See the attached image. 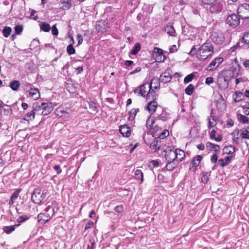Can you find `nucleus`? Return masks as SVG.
<instances>
[{"instance_id": "nucleus-56", "label": "nucleus", "mask_w": 249, "mask_h": 249, "mask_svg": "<svg viewBox=\"0 0 249 249\" xmlns=\"http://www.w3.org/2000/svg\"><path fill=\"white\" fill-rule=\"evenodd\" d=\"M52 33L53 35L57 36L58 34V30L56 28V25L52 26Z\"/></svg>"}, {"instance_id": "nucleus-27", "label": "nucleus", "mask_w": 249, "mask_h": 249, "mask_svg": "<svg viewBox=\"0 0 249 249\" xmlns=\"http://www.w3.org/2000/svg\"><path fill=\"white\" fill-rule=\"evenodd\" d=\"M176 154H177V161L179 163L182 160L185 156L184 152L180 149H176L175 150Z\"/></svg>"}, {"instance_id": "nucleus-42", "label": "nucleus", "mask_w": 249, "mask_h": 249, "mask_svg": "<svg viewBox=\"0 0 249 249\" xmlns=\"http://www.w3.org/2000/svg\"><path fill=\"white\" fill-rule=\"evenodd\" d=\"M134 174L136 179L141 180V182L143 181V174L141 170H136Z\"/></svg>"}, {"instance_id": "nucleus-46", "label": "nucleus", "mask_w": 249, "mask_h": 249, "mask_svg": "<svg viewBox=\"0 0 249 249\" xmlns=\"http://www.w3.org/2000/svg\"><path fill=\"white\" fill-rule=\"evenodd\" d=\"M67 52L69 55L75 53V50L72 44H70L67 46Z\"/></svg>"}, {"instance_id": "nucleus-8", "label": "nucleus", "mask_w": 249, "mask_h": 249, "mask_svg": "<svg viewBox=\"0 0 249 249\" xmlns=\"http://www.w3.org/2000/svg\"><path fill=\"white\" fill-rule=\"evenodd\" d=\"M236 14L229 16L226 19V23L231 26H237L239 24V18Z\"/></svg>"}, {"instance_id": "nucleus-47", "label": "nucleus", "mask_w": 249, "mask_h": 249, "mask_svg": "<svg viewBox=\"0 0 249 249\" xmlns=\"http://www.w3.org/2000/svg\"><path fill=\"white\" fill-rule=\"evenodd\" d=\"M226 105L223 101L221 102L217 103L216 107L218 110L222 111L223 109L225 108Z\"/></svg>"}, {"instance_id": "nucleus-37", "label": "nucleus", "mask_w": 249, "mask_h": 249, "mask_svg": "<svg viewBox=\"0 0 249 249\" xmlns=\"http://www.w3.org/2000/svg\"><path fill=\"white\" fill-rule=\"evenodd\" d=\"M157 114V119L158 120H160L163 121H166L168 119V114L167 112H164L163 110L162 111V113L161 114Z\"/></svg>"}, {"instance_id": "nucleus-52", "label": "nucleus", "mask_w": 249, "mask_h": 249, "mask_svg": "<svg viewBox=\"0 0 249 249\" xmlns=\"http://www.w3.org/2000/svg\"><path fill=\"white\" fill-rule=\"evenodd\" d=\"M242 131L241 136L243 139H249V131L247 130H241Z\"/></svg>"}, {"instance_id": "nucleus-40", "label": "nucleus", "mask_w": 249, "mask_h": 249, "mask_svg": "<svg viewBox=\"0 0 249 249\" xmlns=\"http://www.w3.org/2000/svg\"><path fill=\"white\" fill-rule=\"evenodd\" d=\"M40 29L44 32H48L50 31L51 26L47 23L42 22L40 25Z\"/></svg>"}, {"instance_id": "nucleus-48", "label": "nucleus", "mask_w": 249, "mask_h": 249, "mask_svg": "<svg viewBox=\"0 0 249 249\" xmlns=\"http://www.w3.org/2000/svg\"><path fill=\"white\" fill-rule=\"evenodd\" d=\"M15 34L17 35H20L23 31L22 25H17L14 28Z\"/></svg>"}, {"instance_id": "nucleus-2", "label": "nucleus", "mask_w": 249, "mask_h": 249, "mask_svg": "<svg viewBox=\"0 0 249 249\" xmlns=\"http://www.w3.org/2000/svg\"><path fill=\"white\" fill-rule=\"evenodd\" d=\"M46 198V193H41V190L38 189H35L32 195V201L36 203L41 204L42 201Z\"/></svg>"}, {"instance_id": "nucleus-60", "label": "nucleus", "mask_w": 249, "mask_h": 249, "mask_svg": "<svg viewBox=\"0 0 249 249\" xmlns=\"http://www.w3.org/2000/svg\"><path fill=\"white\" fill-rule=\"evenodd\" d=\"M93 226V222L92 221L88 222L85 226V230H87L91 228Z\"/></svg>"}, {"instance_id": "nucleus-33", "label": "nucleus", "mask_w": 249, "mask_h": 249, "mask_svg": "<svg viewBox=\"0 0 249 249\" xmlns=\"http://www.w3.org/2000/svg\"><path fill=\"white\" fill-rule=\"evenodd\" d=\"M3 109L4 111V114L6 116H9L12 114L13 111L10 106L6 104L3 105Z\"/></svg>"}, {"instance_id": "nucleus-25", "label": "nucleus", "mask_w": 249, "mask_h": 249, "mask_svg": "<svg viewBox=\"0 0 249 249\" xmlns=\"http://www.w3.org/2000/svg\"><path fill=\"white\" fill-rule=\"evenodd\" d=\"M167 163L166 165V168L168 171L173 170L179 163L177 161H167Z\"/></svg>"}, {"instance_id": "nucleus-36", "label": "nucleus", "mask_w": 249, "mask_h": 249, "mask_svg": "<svg viewBox=\"0 0 249 249\" xmlns=\"http://www.w3.org/2000/svg\"><path fill=\"white\" fill-rule=\"evenodd\" d=\"M35 113L32 109L31 111L28 112L24 117V120L29 121L30 120H33L35 118Z\"/></svg>"}, {"instance_id": "nucleus-41", "label": "nucleus", "mask_w": 249, "mask_h": 249, "mask_svg": "<svg viewBox=\"0 0 249 249\" xmlns=\"http://www.w3.org/2000/svg\"><path fill=\"white\" fill-rule=\"evenodd\" d=\"M11 32L12 29L11 27L8 26H5L2 30L3 35L4 37H7L10 36V35L11 33Z\"/></svg>"}, {"instance_id": "nucleus-43", "label": "nucleus", "mask_w": 249, "mask_h": 249, "mask_svg": "<svg viewBox=\"0 0 249 249\" xmlns=\"http://www.w3.org/2000/svg\"><path fill=\"white\" fill-rule=\"evenodd\" d=\"M194 91V87L192 84L189 85L185 89V92L186 94L191 95L193 94Z\"/></svg>"}, {"instance_id": "nucleus-24", "label": "nucleus", "mask_w": 249, "mask_h": 249, "mask_svg": "<svg viewBox=\"0 0 249 249\" xmlns=\"http://www.w3.org/2000/svg\"><path fill=\"white\" fill-rule=\"evenodd\" d=\"M155 119L153 118H151V116H150L148 119L146 121V127L149 129H153L155 130H157V128H158L157 125H155L154 128H153V125L155 123Z\"/></svg>"}, {"instance_id": "nucleus-5", "label": "nucleus", "mask_w": 249, "mask_h": 249, "mask_svg": "<svg viewBox=\"0 0 249 249\" xmlns=\"http://www.w3.org/2000/svg\"><path fill=\"white\" fill-rule=\"evenodd\" d=\"M57 105L56 103H53L52 102L42 103V110L41 114L43 115H47L50 113L53 110L54 107Z\"/></svg>"}, {"instance_id": "nucleus-55", "label": "nucleus", "mask_w": 249, "mask_h": 249, "mask_svg": "<svg viewBox=\"0 0 249 249\" xmlns=\"http://www.w3.org/2000/svg\"><path fill=\"white\" fill-rule=\"evenodd\" d=\"M243 109H246V110L244 111V113L246 114L247 115H249V102H248L246 104V105L243 106L242 107Z\"/></svg>"}, {"instance_id": "nucleus-17", "label": "nucleus", "mask_w": 249, "mask_h": 249, "mask_svg": "<svg viewBox=\"0 0 249 249\" xmlns=\"http://www.w3.org/2000/svg\"><path fill=\"white\" fill-rule=\"evenodd\" d=\"M37 218L39 222L46 223L50 220L51 217L47 213H40L38 215Z\"/></svg>"}, {"instance_id": "nucleus-12", "label": "nucleus", "mask_w": 249, "mask_h": 249, "mask_svg": "<svg viewBox=\"0 0 249 249\" xmlns=\"http://www.w3.org/2000/svg\"><path fill=\"white\" fill-rule=\"evenodd\" d=\"M172 78V75L168 71H165L164 73L160 74L159 82L163 83H167L169 82Z\"/></svg>"}, {"instance_id": "nucleus-53", "label": "nucleus", "mask_w": 249, "mask_h": 249, "mask_svg": "<svg viewBox=\"0 0 249 249\" xmlns=\"http://www.w3.org/2000/svg\"><path fill=\"white\" fill-rule=\"evenodd\" d=\"M156 58L159 62H162L166 59V56L163 54L159 55H156Z\"/></svg>"}, {"instance_id": "nucleus-20", "label": "nucleus", "mask_w": 249, "mask_h": 249, "mask_svg": "<svg viewBox=\"0 0 249 249\" xmlns=\"http://www.w3.org/2000/svg\"><path fill=\"white\" fill-rule=\"evenodd\" d=\"M232 157V156H227L224 159H221L219 160L218 163L220 166L223 167L224 166L228 165L230 163Z\"/></svg>"}, {"instance_id": "nucleus-61", "label": "nucleus", "mask_w": 249, "mask_h": 249, "mask_svg": "<svg viewBox=\"0 0 249 249\" xmlns=\"http://www.w3.org/2000/svg\"><path fill=\"white\" fill-rule=\"evenodd\" d=\"M53 169L56 171L57 174H59L62 172V170L60 169V166L59 165H54Z\"/></svg>"}, {"instance_id": "nucleus-9", "label": "nucleus", "mask_w": 249, "mask_h": 249, "mask_svg": "<svg viewBox=\"0 0 249 249\" xmlns=\"http://www.w3.org/2000/svg\"><path fill=\"white\" fill-rule=\"evenodd\" d=\"M217 83L221 89L225 90L227 89L229 85V82L225 79H224L220 75H218L217 79Z\"/></svg>"}, {"instance_id": "nucleus-44", "label": "nucleus", "mask_w": 249, "mask_h": 249, "mask_svg": "<svg viewBox=\"0 0 249 249\" xmlns=\"http://www.w3.org/2000/svg\"><path fill=\"white\" fill-rule=\"evenodd\" d=\"M210 175H211V172L203 173L202 177L201 178L202 182H203L204 183H206L209 180V178Z\"/></svg>"}, {"instance_id": "nucleus-57", "label": "nucleus", "mask_w": 249, "mask_h": 249, "mask_svg": "<svg viewBox=\"0 0 249 249\" xmlns=\"http://www.w3.org/2000/svg\"><path fill=\"white\" fill-rule=\"evenodd\" d=\"M124 210V207L123 205H118L115 207L114 211L115 212L117 213H121Z\"/></svg>"}, {"instance_id": "nucleus-49", "label": "nucleus", "mask_w": 249, "mask_h": 249, "mask_svg": "<svg viewBox=\"0 0 249 249\" xmlns=\"http://www.w3.org/2000/svg\"><path fill=\"white\" fill-rule=\"evenodd\" d=\"M242 41L246 44H249V32L244 34L242 38Z\"/></svg>"}, {"instance_id": "nucleus-59", "label": "nucleus", "mask_w": 249, "mask_h": 249, "mask_svg": "<svg viewBox=\"0 0 249 249\" xmlns=\"http://www.w3.org/2000/svg\"><path fill=\"white\" fill-rule=\"evenodd\" d=\"M216 0H202V3L205 5L212 4Z\"/></svg>"}, {"instance_id": "nucleus-30", "label": "nucleus", "mask_w": 249, "mask_h": 249, "mask_svg": "<svg viewBox=\"0 0 249 249\" xmlns=\"http://www.w3.org/2000/svg\"><path fill=\"white\" fill-rule=\"evenodd\" d=\"M9 86L12 90L17 91L20 86V82L18 80H13L10 82Z\"/></svg>"}, {"instance_id": "nucleus-54", "label": "nucleus", "mask_w": 249, "mask_h": 249, "mask_svg": "<svg viewBox=\"0 0 249 249\" xmlns=\"http://www.w3.org/2000/svg\"><path fill=\"white\" fill-rule=\"evenodd\" d=\"M29 218V217L26 215L20 216L18 219V223H20L23 222L25 220H28Z\"/></svg>"}, {"instance_id": "nucleus-18", "label": "nucleus", "mask_w": 249, "mask_h": 249, "mask_svg": "<svg viewBox=\"0 0 249 249\" xmlns=\"http://www.w3.org/2000/svg\"><path fill=\"white\" fill-rule=\"evenodd\" d=\"M161 145V141L159 138H155L150 144L151 149L154 150H159Z\"/></svg>"}, {"instance_id": "nucleus-14", "label": "nucleus", "mask_w": 249, "mask_h": 249, "mask_svg": "<svg viewBox=\"0 0 249 249\" xmlns=\"http://www.w3.org/2000/svg\"><path fill=\"white\" fill-rule=\"evenodd\" d=\"M28 96L31 97L34 100H37L40 97V92L36 88H30V90L28 91Z\"/></svg>"}, {"instance_id": "nucleus-29", "label": "nucleus", "mask_w": 249, "mask_h": 249, "mask_svg": "<svg viewBox=\"0 0 249 249\" xmlns=\"http://www.w3.org/2000/svg\"><path fill=\"white\" fill-rule=\"evenodd\" d=\"M33 110L35 114H42L41 112L42 110H43V108H42V103L40 105L38 103L34 104L33 107Z\"/></svg>"}, {"instance_id": "nucleus-22", "label": "nucleus", "mask_w": 249, "mask_h": 249, "mask_svg": "<svg viewBox=\"0 0 249 249\" xmlns=\"http://www.w3.org/2000/svg\"><path fill=\"white\" fill-rule=\"evenodd\" d=\"M206 147L209 148L210 151H214L215 152H219L220 146L219 145L215 144L210 142H207L206 143Z\"/></svg>"}, {"instance_id": "nucleus-32", "label": "nucleus", "mask_w": 249, "mask_h": 249, "mask_svg": "<svg viewBox=\"0 0 249 249\" xmlns=\"http://www.w3.org/2000/svg\"><path fill=\"white\" fill-rule=\"evenodd\" d=\"M165 31L167 32L170 36H174L175 30L173 26L171 25H167L165 27Z\"/></svg>"}, {"instance_id": "nucleus-3", "label": "nucleus", "mask_w": 249, "mask_h": 249, "mask_svg": "<svg viewBox=\"0 0 249 249\" xmlns=\"http://www.w3.org/2000/svg\"><path fill=\"white\" fill-rule=\"evenodd\" d=\"M237 13L238 16L242 19L249 18V4L243 3L240 4L238 8Z\"/></svg>"}, {"instance_id": "nucleus-51", "label": "nucleus", "mask_w": 249, "mask_h": 249, "mask_svg": "<svg viewBox=\"0 0 249 249\" xmlns=\"http://www.w3.org/2000/svg\"><path fill=\"white\" fill-rule=\"evenodd\" d=\"M194 75L193 74H190L187 75L184 79V82L185 83H188L191 82L193 78Z\"/></svg>"}, {"instance_id": "nucleus-64", "label": "nucleus", "mask_w": 249, "mask_h": 249, "mask_svg": "<svg viewBox=\"0 0 249 249\" xmlns=\"http://www.w3.org/2000/svg\"><path fill=\"white\" fill-rule=\"evenodd\" d=\"M77 38L78 40V45L82 44L83 39L82 36L80 34H78L77 36Z\"/></svg>"}, {"instance_id": "nucleus-45", "label": "nucleus", "mask_w": 249, "mask_h": 249, "mask_svg": "<svg viewBox=\"0 0 249 249\" xmlns=\"http://www.w3.org/2000/svg\"><path fill=\"white\" fill-rule=\"evenodd\" d=\"M21 189H18L12 194L10 197L11 198L12 201L15 200L18 197L19 194L21 192Z\"/></svg>"}, {"instance_id": "nucleus-11", "label": "nucleus", "mask_w": 249, "mask_h": 249, "mask_svg": "<svg viewBox=\"0 0 249 249\" xmlns=\"http://www.w3.org/2000/svg\"><path fill=\"white\" fill-rule=\"evenodd\" d=\"M223 61V58L222 57H217L213 60L209 65L207 68V70L209 71H212L214 70V67H215L216 64L217 65V67L219 64L222 63Z\"/></svg>"}, {"instance_id": "nucleus-19", "label": "nucleus", "mask_w": 249, "mask_h": 249, "mask_svg": "<svg viewBox=\"0 0 249 249\" xmlns=\"http://www.w3.org/2000/svg\"><path fill=\"white\" fill-rule=\"evenodd\" d=\"M85 106H88L91 113H94L96 112L97 108L96 105L94 102L91 101L90 99H89L85 101Z\"/></svg>"}, {"instance_id": "nucleus-50", "label": "nucleus", "mask_w": 249, "mask_h": 249, "mask_svg": "<svg viewBox=\"0 0 249 249\" xmlns=\"http://www.w3.org/2000/svg\"><path fill=\"white\" fill-rule=\"evenodd\" d=\"M169 135V131L167 129H165L163 131L160 135L159 138L160 139H163L164 138L167 137Z\"/></svg>"}, {"instance_id": "nucleus-16", "label": "nucleus", "mask_w": 249, "mask_h": 249, "mask_svg": "<svg viewBox=\"0 0 249 249\" xmlns=\"http://www.w3.org/2000/svg\"><path fill=\"white\" fill-rule=\"evenodd\" d=\"M157 106V103L153 100L149 102L146 108L151 114H153L156 111Z\"/></svg>"}, {"instance_id": "nucleus-39", "label": "nucleus", "mask_w": 249, "mask_h": 249, "mask_svg": "<svg viewBox=\"0 0 249 249\" xmlns=\"http://www.w3.org/2000/svg\"><path fill=\"white\" fill-rule=\"evenodd\" d=\"M139 112L138 108H133L129 111V116L128 119L132 121L135 117L137 113Z\"/></svg>"}, {"instance_id": "nucleus-38", "label": "nucleus", "mask_w": 249, "mask_h": 249, "mask_svg": "<svg viewBox=\"0 0 249 249\" xmlns=\"http://www.w3.org/2000/svg\"><path fill=\"white\" fill-rule=\"evenodd\" d=\"M141 48V44L140 43H137L134 45L132 50H131V53L133 55H136L140 51Z\"/></svg>"}, {"instance_id": "nucleus-58", "label": "nucleus", "mask_w": 249, "mask_h": 249, "mask_svg": "<svg viewBox=\"0 0 249 249\" xmlns=\"http://www.w3.org/2000/svg\"><path fill=\"white\" fill-rule=\"evenodd\" d=\"M218 157L216 153L213 154L211 158V161L212 163H216L217 161Z\"/></svg>"}, {"instance_id": "nucleus-26", "label": "nucleus", "mask_w": 249, "mask_h": 249, "mask_svg": "<svg viewBox=\"0 0 249 249\" xmlns=\"http://www.w3.org/2000/svg\"><path fill=\"white\" fill-rule=\"evenodd\" d=\"M19 224H16L14 225L4 226L3 228V231L7 234H10L15 230L16 227H18Z\"/></svg>"}, {"instance_id": "nucleus-23", "label": "nucleus", "mask_w": 249, "mask_h": 249, "mask_svg": "<svg viewBox=\"0 0 249 249\" xmlns=\"http://www.w3.org/2000/svg\"><path fill=\"white\" fill-rule=\"evenodd\" d=\"M55 113L56 115L59 117H66L68 114L64 108L61 107H58L55 109Z\"/></svg>"}, {"instance_id": "nucleus-28", "label": "nucleus", "mask_w": 249, "mask_h": 249, "mask_svg": "<svg viewBox=\"0 0 249 249\" xmlns=\"http://www.w3.org/2000/svg\"><path fill=\"white\" fill-rule=\"evenodd\" d=\"M202 158V157L200 155H197L195 156L191 163L192 167H193L194 166L195 167H197L199 165Z\"/></svg>"}, {"instance_id": "nucleus-31", "label": "nucleus", "mask_w": 249, "mask_h": 249, "mask_svg": "<svg viewBox=\"0 0 249 249\" xmlns=\"http://www.w3.org/2000/svg\"><path fill=\"white\" fill-rule=\"evenodd\" d=\"M224 152L227 154H233L235 151V147L231 145L225 146L223 149Z\"/></svg>"}, {"instance_id": "nucleus-15", "label": "nucleus", "mask_w": 249, "mask_h": 249, "mask_svg": "<svg viewBox=\"0 0 249 249\" xmlns=\"http://www.w3.org/2000/svg\"><path fill=\"white\" fill-rule=\"evenodd\" d=\"M149 84H148V83L143 84V85H142L139 87V88H140L139 89H136L134 90V92L135 93L139 92V94H140L141 95V96H142L143 97H145L146 95V93L147 92V89H148V85H149Z\"/></svg>"}, {"instance_id": "nucleus-34", "label": "nucleus", "mask_w": 249, "mask_h": 249, "mask_svg": "<svg viewBox=\"0 0 249 249\" xmlns=\"http://www.w3.org/2000/svg\"><path fill=\"white\" fill-rule=\"evenodd\" d=\"M237 119L240 122L242 123L243 124L249 123V118L246 116L245 115L241 114H238Z\"/></svg>"}, {"instance_id": "nucleus-63", "label": "nucleus", "mask_w": 249, "mask_h": 249, "mask_svg": "<svg viewBox=\"0 0 249 249\" xmlns=\"http://www.w3.org/2000/svg\"><path fill=\"white\" fill-rule=\"evenodd\" d=\"M155 53H157L156 55H159L163 54V50L160 48L155 47L154 48Z\"/></svg>"}, {"instance_id": "nucleus-6", "label": "nucleus", "mask_w": 249, "mask_h": 249, "mask_svg": "<svg viewBox=\"0 0 249 249\" xmlns=\"http://www.w3.org/2000/svg\"><path fill=\"white\" fill-rule=\"evenodd\" d=\"M212 41L217 45L222 44L225 40V36L222 33H213L211 36Z\"/></svg>"}, {"instance_id": "nucleus-62", "label": "nucleus", "mask_w": 249, "mask_h": 249, "mask_svg": "<svg viewBox=\"0 0 249 249\" xmlns=\"http://www.w3.org/2000/svg\"><path fill=\"white\" fill-rule=\"evenodd\" d=\"M213 82V78L212 77H207L206 79L205 83L207 85H210Z\"/></svg>"}, {"instance_id": "nucleus-7", "label": "nucleus", "mask_w": 249, "mask_h": 249, "mask_svg": "<svg viewBox=\"0 0 249 249\" xmlns=\"http://www.w3.org/2000/svg\"><path fill=\"white\" fill-rule=\"evenodd\" d=\"M209 5V10L212 13H219L223 9V4L219 0H216L212 4Z\"/></svg>"}, {"instance_id": "nucleus-4", "label": "nucleus", "mask_w": 249, "mask_h": 249, "mask_svg": "<svg viewBox=\"0 0 249 249\" xmlns=\"http://www.w3.org/2000/svg\"><path fill=\"white\" fill-rule=\"evenodd\" d=\"M164 152L165 153V157L166 161H177V154H176L175 151L173 150L171 147H167Z\"/></svg>"}, {"instance_id": "nucleus-13", "label": "nucleus", "mask_w": 249, "mask_h": 249, "mask_svg": "<svg viewBox=\"0 0 249 249\" xmlns=\"http://www.w3.org/2000/svg\"><path fill=\"white\" fill-rule=\"evenodd\" d=\"M119 131L120 133L124 137H129L130 136V128L127 125H123L120 126Z\"/></svg>"}, {"instance_id": "nucleus-21", "label": "nucleus", "mask_w": 249, "mask_h": 249, "mask_svg": "<svg viewBox=\"0 0 249 249\" xmlns=\"http://www.w3.org/2000/svg\"><path fill=\"white\" fill-rule=\"evenodd\" d=\"M152 82L148 85V92L146 94V100H150L151 99L152 100H154L155 98L154 97L156 95V92L155 91L154 89H152Z\"/></svg>"}, {"instance_id": "nucleus-1", "label": "nucleus", "mask_w": 249, "mask_h": 249, "mask_svg": "<svg viewBox=\"0 0 249 249\" xmlns=\"http://www.w3.org/2000/svg\"><path fill=\"white\" fill-rule=\"evenodd\" d=\"M199 53L197 57L199 60H204L210 56H212L213 53V47L210 42L203 43L199 48Z\"/></svg>"}, {"instance_id": "nucleus-10", "label": "nucleus", "mask_w": 249, "mask_h": 249, "mask_svg": "<svg viewBox=\"0 0 249 249\" xmlns=\"http://www.w3.org/2000/svg\"><path fill=\"white\" fill-rule=\"evenodd\" d=\"M228 82H230L234 76V72L230 69L223 70L219 74Z\"/></svg>"}, {"instance_id": "nucleus-35", "label": "nucleus", "mask_w": 249, "mask_h": 249, "mask_svg": "<svg viewBox=\"0 0 249 249\" xmlns=\"http://www.w3.org/2000/svg\"><path fill=\"white\" fill-rule=\"evenodd\" d=\"M233 96L234 97V101L235 102H239L243 100V94L240 91H236Z\"/></svg>"}]
</instances>
